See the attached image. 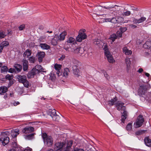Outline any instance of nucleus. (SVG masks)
<instances>
[{"label": "nucleus", "instance_id": "f257e3e1", "mask_svg": "<svg viewBox=\"0 0 151 151\" xmlns=\"http://www.w3.org/2000/svg\"><path fill=\"white\" fill-rule=\"evenodd\" d=\"M9 134L10 132L7 131L1 133L0 136V141L3 145H5L9 142V138L8 137Z\"/></svg>", "mask_w": 151, "mask_h": 151}, {"label": "nucleus", "instance_id": "f03ea898", "mask_svg": "<svg viewBox=\"0 0 151 151\" xmlns=\"http://www.w3.org/2000/svg\"><path fill=\"white\" fill-rule=\"evenodd\" d=\"M151 87L149 84L142 85L140 86L138 90V93L140 96L144 95L147 90L150 88Z\"/></svg>", "mask_w": 151, "mask_h": 151}, {"label": "nucleus", "instance_id": "7ed1b4c3", "mask_svg": "<svg viewBox=\"0 0 151 151\" xmlns=\"http://www.w3.org/2000/svg\"><path fill=\"white\" fill-rule=\"evenodd\" d=\"M144 121L145 119L143 116L139 115L137 117L136 122L134 123V127L137 128L140 127L143 125Z\"/></svg>", "mask_w": 151, "mask_h": 151}, {"label": "nucleus", "instance_id": "20e7f679", "mask_svg": "<svg viewBox=\"0 0 151 151\" xmlns=\"http://www.w3.org/2000/svg\"><path fill=\"white\" fill-rule=\"evenodd\" d=\"M17 79L19 83L23 84L24 86L27 88L29 86V82L27 79V77L25 76L19 75Z\"/></svg>", "mask_w": 151, "mask_h": 151}, {"label": "nucleus", "instance_id": "39448f33", "mask_svg": "<svg viewBox=\"0 0 151 151\" xmlns=\"http://www.w3.org/2000/svg\"><path fill=\"white\" fill-rule=\"evenodd\" d=\"M86 31V30L85 29H82L80 30L78 35L76 38L77 41L81 42L83 40L86 38L87 35L85 33Z\"/></svg>", "mask_w": 151, "mask_h": 151}, {"label": "nucleus", "instance_id": "423d86ee", "mask_svg": "<svg viewBox=\"0 0 151 151\" xmlns=\"http://www.w3.org/2000/svg\"><path fill=\"white\" fill-rule=\"evenodd\" d=\"M124 103L120 101H118L116 103V107L117 109L119 111H121L123 112L126 110V107L124 106Z\"/></svg>", "mask_w": 151, "mask_h": 151}, {"label": "nucleus", "instance_id": "0eeeda50", "mask_svg": "<svg viewBox=\"0 0 151 151\" xmlns=\"http://www.w3.org/2000/svg\"><path fill=\"white\" fill-rule=\"evenodd\" d=\"M34 130V127L32 126H29L24 128L22 130V132L23 133L28 134L33 132Z\"/></svg>", "mask_w": 151, "mask_h": 151}, {"label": "nucleus", "instance_id": "6e6552de", "mask_svg": "<svg viewBox=\"0 0 151 151\" xmlns=\"http://www.w3.org/2000/svg\"><path fill=\"white\" fill-rule=\"evenodd\" d=\"M64 144L63 143L57 142L55 145L54 150L55 151H60L64 147Z\"/></svg>", "mask_w": 151, "mask_h": 151}, {"label": "nucleus", "instance_id": "1a4fd4ad", "mask_svg": "<svg viewBox=\"0 0 151 151\" xmlns=\"http://www.w3.org/2000/svg\"><path fill=\"white\" fill-rule=\"evenodd\" d=\"M115 10H113L114 11L113 12L115 13H116V15H117V14H118V15H122V12L121 10V9L120 8V6L118 5H115L114 6Z\"/></svg>", "mask_w": 151, "mask_h": 151}, {"label": "nucleus", "instance_id": "9d476101", "mask_svg": "<svg viewBox=\"0 0 151 151\" xmlns=\"http://www.w3.org/2000/svg\"><path fill=\"white\" fill-rule=\"evenodd\" d=\"M44 142V144L48 147L51 146L52 144V139L50 136H49L48 138L45 139Z\"/></svg>", "mask_w": 151, "mask_h": 151}, {"label": "nucleus", "instance_id": "9b49d317", "mask_svg": "<svg viewBox=\"0 0 151 151\" xmlns=\"http://www.w3.org/2000/svg\"><path fill=\"white\" fill-rule=\"evenodd\" d=\"M19 130L18 129H15L11 131V134L12 137L14 139V141L16 140V137L19 134Z\"/></svg>", "mask_w": 151, "mask_h": 151}, {"label": "nucleus", "instance_id": "f8f14e48", "mask_svg": "<svg viewBox=\"0 0 151 151\" xmlns=\"http://www.w3.org/2000/svg\"><path fill=\"white\" fill-rule=\"evenodd\" d=\"M122 115L121 116V121L123 123H124V121L125 119L127 118L128 117V112L127 111H121Z\"/></svg>", "mask_w": 151, "mask_h": 151}, {"label": "nucleus", "instance_id": "ddd939ff", "mask_svg": "<svg viewBox=\"0 0 151 151\" xmlns=\"http://www.w3.org/2000/svg\"><path fill=\"white\" fill-rule=\"evenodd\" d=\"M59 41V35H55L54 37L52 39L51 41V43L53 45H56L57 44L58 41Z\"/></svg>", "mask_w": 151, "mask_h": 151}, {"label": "nucleus", "instance_id": "4468645a", "mask_svg": "<svg viewBox=\"0 0 151 151\" xmlns=\"http://www.w3.org/2000/svg\"><path fill=\"white\" fill-rule=\"evenodd\" d=\"M107 59L108 62L110 63H113L115 62V60L114 59L112 55L110 52L109 53H106L105 55Z\"/></svg>", "mask_w": 151, "mask_h": 151}, {"label": "nucleus", "instance_id": "2eb2a0df", "mask_svg": "<svg viewBox=\"0 0 151 151\" xmlns=\"http://www.w3.org/2000/svg\"><path fill=\"white\" fill-rule=\"evenodd\" d=\"M23 63V70L24 71H26L28 69V62L26 59H24L22 61Z\"/></svg>", "mask_w": 151, "mask_h": 151}, {"label": "nucleus", "instance_id": "dca6fc26", "mask_svg": "<svg viewBox=\"0 0 151 151\" xmlns=\"http://www.w3.org/2000/svg\"><path fill=\"white\" fill-rule=\"evenodd\" d=\"M45 53L43 52H38L37 56L39 62L42 61L43 59L45 57Z\"/></svg>", "mask_w": 151, "mask_h": 151}, {"label": "nucleus", "instance_id": "f3484780", "mask_svg": "<svg viewBox=\"0 0 151 151\" xmlns=\"http://www.w3.org/2000/svg\"><path fill=\"white\" fill-rule=\"evenodd\" d=\"M94 44L96 45L99 47H101L104 45L103 42L101 40L98 39H95L93 40Z\"/></svg>", "mask_w": 151, "mask_h": 151}, {"label": "nucleus", "instance_id": "a211bd4d", "mask_svg": "<svg viewBox=\"0 0 151 151\" xmlns=\"http://www.w3.org/2000/svg\"><path fill=\"white\" fill-rule=\"evenodd\" d=\"M62 65H59L57 63L55 64L54 65V68L57 71L56 74L58 76H59L61 74H60V70L61 69Z\"/></svg>", "mask_w": 151, "mask_h": 151}, {"label": "nucleus", "instance_id": "6ab92c4d", "mask_svg": "<svg viewBox=\"0 0 151 151\" xmlns=\"http://www.w3.org/2000/svg\"><path fill=\"white\" fill-rule=\"evenodd\" d=\"M73 72L74 75L79 76V70L77 65H74L73 66Z\"/></svg>", "mask_w": 151, "mask_h": 151}, {"label": "nucleus", "instance_id": "aec40b11", "mask_svg": "<svg viewBox=\"0 0 151 151\" xmlns=\"http://www.w3.org/2000/svg\"><path fill=\"white\" fill-rule=\"evenodd\" d=\"M144 141L145 145L149 147H151V139L149 137H145L144 139Z\"/></svg>", "mask_w": 151, "mask_h": 151}, {"label": "nucleus", "instance_id": "412c9836", "mask_svg": "<svg viewBox=\"0 0 151 151\" xmlns=\"http://www.w3.org/2000/svg\"><path fill=\"white\" fill-rule=\"evenodd\" d=\"M123 51L126 55H130L132 54V51L129 50L126 47L123 48Z\"/></svg>", "mask_w": 151, "mask_h": 151}, {"label": "nucleus", "instance_id": "4be33fe9", "mask_svg": "<svg viewBox=\"0 0 151 151\" xmlns=\"http://www.w3.org/2000/svg\"><path fill=\"white\" fill-rule=\"evenodd\" d=\"M67 35V33L65 31L63 32L59 36V39L60 41L63 40H64L65 36Z\"/></svg>", "mask_w": 151, "mask_h": 151}, {"label": "nucleus", "instance_id": "5701e85b", "mask_svg": "<svg viewBox=\"0 0 151 151\" xmlns=\"http://www.w3.org/2000/svg\"><path fill=\"white\" fill-rule=\"evenodd\" d=\"M39 46L43 50H48L50 48V46L46 43H40Z\"/></svg>", "mask_w": 151, "mask_h": 151}, {"label": "nucleus", "instance_id": "b1692460", "mask_svg": "<svg viewBox=\"0 0 151 151\" xmlns=\"http://www.w3.org/2000/svg\"><path fill=\"white\" fill-rule=\"evenodd\" d=\"M125 62L127 65V70H129L130 69L131 61L130 58H126L125 59Z\"/></svg>", "mask_w": 151, "mask_h": 151}, {"label": "nucleus", "instance_id": "393cba45", "mask_svg": "<svg viewBox=\"0 0 151 151\" xmlns=\"http://www.w3.org/2000/svg\"><path fill=\"white\" fill-rule=\"evenodd\" d=\"M35 134V133L29 134L27 135H24V137L27 139H31L34 138V136Z\"/></svg>", "mask_w": 151, "mask_h": 151}, {"label": "nucleus", "instance_id": "a878e982", "mask_svg": "<svg viewBox=\"0 0 151 151\" xmlns=\"http://www.w3.org/2000/svg\"><path fill=\"white\" fill-rule=\"evenodd\" d=\"M143 46L145 48L151 49V41H146L143 45Z\"/></svg>", "mask_w": 151, "mask_h": 151}, {"label": "nucleus", "instance_id": "bb28decb", "mask_svg": "<svg viewBox=\"0 0 151 151\" xmlns=\"http://www.w3.org/2000/svg\"><path fill=\"white\" fill-rule=\"evenodd\" d=\"M8 91V88L6 86H2L0 87V94H3Z\"/></svg>", "mask_w": 151, "mask_h": 151}, {"label": "nucleus", "instance_id": "cd10ccee", "mask_svg": "<svg viewBox=\"0 0 151 151\" xmlns=\"http://www.w3.org/2000/svg\"><path fill=\"white\" fill-rule=\"evenodd\" d=\"M117 101V99L116 97L114 98L111 99L109 101V104L110 106H113L114 104L116 105V102Z\"/></svg>", "mask_w": 151, "mask_h": 151}, {"label": "nucleus", "instance_id": "c85d7f7f", "mask_svg": "<svg viewBox=\"0 0 151 151\" xmlns=\"http://www.w3.org/2000/svg\"><path fill=\"white\" fill-rule=\"evenodd\" d=\"M47 113L51 117H52L56 114V111L55 109H50L48 111Z\"/></svg>", "mask_w": 151, "mask_h": 151}, {"label": "nucleus", "instance_id": "c756f323", "mask_svg": "<svg viewBox=\"0 0 151 151\" xmlns=\"http://www.w3.org/2000/svg\"><path fill=\"white\" fill-rule=\"evenodd\" d=\"M31 54V51L29 49H27L24 52V54L23 56L24 57H28L30 56Z\"/></svg>", "mask_w": 151, "mask_h": 151}, {"label": "nucleus", "instance_id": "7c9ffc66", "mask_svg": "<svg viewBox=\"0 0 151 151\" xmlns=\"http://www.w3.org/2000/svg\"><path fill=\"white\" fill-rule=\"evenodd\" d=\"M7 32L5 30L0 31V39L4 38L7 35Z\"/></svg>", "mask_w": 151, "mask_h": 151}, {"label": "nucleus", "instance_id": "2f4dec72", "mask_svg": "<svg viewBox=\"0 0 151 151\" xmlns=\"http://www.w3.org/2000/svg\"><path fill=\"white\" fill-rule=\"evenodd\" d=\"M16 70L18 72H20L22 69V66L18 64H15L14 65Z\"/></svg>", "mask_w": 151, "mask_h": 151}, {"label": "nucleus", "instance_id": "473e14b6", "mask_svg": "<svg viewBox=\"0 0 151 151\" xmlns=\"http://www.w3.org/2000/svg\"><path fill=\"white\" fill-rule=\"evenodd\" d=\"M117 38H118L116 34L114 33L111 35L110 37L109 38V39L112 41L111 43L112 44L114 42Z\"/></svg>", "mask_w": 151, "mask_h": 151}, {"label": "nucleus", "instance_id": "72a5a7b5", "mask_svg": "<svg viewBox=\"0 0 151 151\" xmlns=\"http://www.w3.org/2000/svg\"><path fill=\"white\" fill-rule=\"evenodd\" d=\"M132 123H129L127 125L126 129L128 132H130L132 130Z\"/></svg>", "mask_w": 151, "mask_h": 151}, {"label": "nucleus", "instance_id": "f704fd0d", "mask_svg": "<svg viewBox=\"0 0 151 151\" xmlns=\"http://www.w3.org/2000/svg\"><path fill=\"white\" fill-rule=\"evenodd\" d=\"M145 131L144 130H140L136 131L135 132V135L139 136L145 132Z\"/></svg>", "mask_w": 151, "mask_h": 151}, {"label": "nucleus", "instance_id": "c9c22d12", "mask_svg": "<svg viewBox=\"0 0 151 151\" xmlns=\"http://www.w3.org/2000/svg\"><path fill=\"white\" fill-rule=\"evenodd\" d=\"M28 60L30 63H34L35 61V58L33 56H31L29 57Z\"/></svg>", "mask_w": 151, "mask_h": 151}, {"label": "nucleus", "instance_id": "e433bc0d", "mask_svg": "<svg viewBox=\"0 0 151 151\" xmlns=\"http://www.w3.org/2000/svg\"><path fill=\"white\" fill-rule=\"evenodd\" d=\"M52 117L53 120L56 121H58L60 118V116L57 114H56L55 115Z\"/></svg>", "mask_w": 151, "mask_h": 151}, {"label": "nucleus", "instance_id": "4c0bfd02", "mask_svg": "<svg viewBox=\"0 0 151 151\" xmlns=\"http://www.w3.org/2000/svg\"><path fill=\"white\" fill-rule=\"evenodd\" d=\"M69 72V69L68 68H65L64 69L63 75L65 77L67 76Z\"/></svg>", "mask_w": 151, "mask_h": 151}, {"label": "nucleus", "instance_id": "58836bf2", "mask_svg": "<svg viewBox=\"0 0 151 151\" xmlns=\"http://www.w3.org/2000/svg\"><path fill=\"white\" fill-rule=\"evenodd\" d=\"M122 33L121 31V30H119L116 32V35L118 38H121L122 36Z\"/></svg>", "mask_w": 151, "mask_h": 151}, {"label": "nucleus", "instance_id": "ea45409f", "mask_svg": "<svg viewBox=\"0 0 151 151\" xmlns=\"http://www.w3.org/2000/svg\"><path fill=\"white\" fill-rule=\"evenodd\" d=\"M104 50V53L105 55L106 54V53H109L110 52L108 50V46L107 45H105L104 46V48H103Z\"/></svg>", "mask_w": 151, "mask_h": 151}, {"label": "nucleus", "instance_id": "a19ab883", "mask_svg": "<svg viewBox=\"0 0 151 151\" xmlns=\"http://www.w3.org/2000/svg\"><path fill=\"white\" fill-rule=\"evenodd\" d=\"M8 70V68L6 66H2L1 68V73L3 72H7Z\"/></svg>", "mask_w": 151, "mask_h": 151}, {"label": "nucleus", "instance_id": "79ce46f5", "mask_svg": "<svg viewBox=\"0 0 151 151\" xmlns=\"http://www.w3.org/2000/svg\"><path fill=\"white\" fill-rule=\"evenodd\" d=\"M37 71V70L33 68L30 72L32 75H33L34 77L35 75L38 73V71Z\"/></svg>", "mask_w": 151, "mask_h": 151}, {"label": "nucleus", "instance_id": "37998d69", "mask_svg": "<svg viewBox=\"0 0 151 151\" xmlns=\"http://www.w3.org/2000/svg\"><path fill=\"white\" fill-rule=\"evenodd\" d=\"M35 70H37L38 71V73L40 72V70L41 68H42V66L40 65H36L34 68H33Z\"/></svg>", "mask_w": 151, "mask_h": 151}, {"label": "nucleus", "instance_id": "c03bdc74", "mask_svg": "<svg viewBox=\"0 0 151 151\" xmlns=\"http://www.w3.org/2000/svg\"><path fill=\"white\" fill-rule=\"evenodd\" d=\"M45 40V37L44 36H41L38 39V42H44Z\"/></svg>", "mask_w": 151, "mask_h": 151}, {"label": "nucleus", "instance_id": "a18cd8bd", "mask_svg": "<svg viewBox=\"0 0 151 151\" xmlns=\"http://www.w3.org/2000/svg\"><path fill=\"white\" fill-rule=\"evenodd\" d=\"M73 144V141L72 140L68 141H67V146L68 147H71Z\"/></svg>", "mask_w": 151, "mask_h": 151}, {"label": "nucleus", "instance_id": "49530a36", "mask_svg": "<svg viewBox=\"0 0 151 151\" xmlns=\"http://www.w3.org/2000/svg\"><path fill=\"white\" fill-rule=\"evenodd\" d=\"M74 40L75 39L74 38L70 37L68 39L67 42L68 43H72L74 42Z\"/></svg>", "mask_w": 151, "mask_h": 151}, {"label": "nucleus", "instance_id": "de8ad7c7", "mask_svg": "<svg viewBox=\"0 0 151 151\" xmlns=\"http://www.w3.org/2000/svg\"><path fill=\"white\" fill-rule=\"evenodd\" d=\"M146 19V18L144 17H141L140 18L138 19L139 22V23H142L145 21Z\"/></svg>", "mask_w": 151, "mask_h": 151}, {"label": "nucleus", "instance_id": "09e8293b", "mask_svg": "<svg viewBox=\"0 0 151 151\" xmlns=\"http://www.w3.org/2000/svg\"><path fill=\"white\" fill-rule=\"evenodd\" d=\"M131 14V12L130 11H127L124 12L122 15L125 16H129Z\"/></svg>", "mask_w": 151, "mask_h": 151}, {"label": "nucleus", "instance_id": "8fccbe9b", "mask_svg": "<svg viewBox=\"0 0 151 151\" xmlns=\"http://www.w3.org/2000/svg\"><path fill=\"white\" fill-rule=\"evenodd\" d=\"M1 44L4 46H7L9 45V43L7 41H4L2 42Z\"/></svg>", "mask_w": 151, "mask_h": 151}, {"label": "nucleus", "instance_id": "3c124183", "mask_svg": "<svg viewBox=\"0 0 151 151\" xmlns=\"http://www.w3.org/2000/svg\"><path fill=\"white\" fill-rule=\"evenodd\" d=\"M124 19L121 17H117V23H121V22H122L123 21Z\"/></svg>", "mask_w": 151, "mask_h": 151}, {"label": "nucleus", "instance_id": "603ef678", "mask_svg": "<svg viewBox=\"0 0 151 151\" xmlns=\"http://www.w3.org/2000/svg\"><path fill=\"white\" fill-rule=\"evenodd\" d=\"M111 22L114 23H117V18L116 17H113L111 18Z\"/></svg>", "mask_w": 151, "mask_h": 151}, {"label": "nucleus", "instance_id": "864d4df0", "mask_svg": "<svg viewBox=\"0 0 151 151\" xmlns=\"http://www.w3.org/2000/svg\"><path fill=\"white\" fill-rule=\"evenodd\" d=\"M12 76L10 75L9 74L7 75L6 76V79L10 80L13 78Z\"/></svg>", "mask_w": 151, "mask_h": 151}, {"label": "nucleus", "instance_id": "5fc2aeb1", "mask_svg": "<svg viewBox=\"0 0 151 151\" xmlns=\"http://www.w3.org/2000/svg\"><path fill=\"white\" fill-rule=\"evenodd\" d=\"M42 137L43 138V140H44L45 139H46L47 138H48L49 137L47 136V134L46 133H44L42 134Z\"/></svg>", "mask_w": 151, "mask_h": 151}, {"label": "nucleus", "instance_id": "6e6d98bb", "mask_svg": "<svg viewBox=\"0 0 151 151\" xmlns=\"http://www.w3.org/2000/svg\"><path fill=\"white\" fill-rule=\"evenodd\" d=\"M102 7L103 8H104L106 9H111L114 8V6H106V7L105 6H102Z\"/></svg>", "mask_w": 151, "mask_h": 151}, {"label": "nucleus", "instance_id": "4d7b16f0", "mask_svg": "<svg viewBox=\"0 0 151 151\" xmlns=\"http://www.w3.org/2000/svg\"><path fill=\"white\" fill-rule=\"evenodd\" d=\"M133 23L135 24H139L138 19L134 18L133 19Z\"/></svg>", "mask_w": 151, "mask_h": 151}, {"label": "nucleus", "instance_id": "13d9d810", "mask_svg": "<svg viewBox=\"0 0 151 151\" xmlns=\"http://www.w3.org/2000/svg\"><path fill=\"white\" fill-rule=\"evenodd\" d=\"M127 29L126 27H122L121 28L119 29V30H121V32L123 33L125 31H126Z\"/></svg>", "mask_w": 151, "mask_h": 151}, {"label": "nucleus", "instance_id": "bf43d9fd", "mask_svg": "<svg viewBox=\"0 0 151 151\" xmlns=\"http://www.w3.org/2000/svg\"><path fill=\"white\" fill-rule=\"evenodd\" d=\"M27 77L29 78H31L33 77V75H32L29 72L27 75Z\"/></svg>", "mask_w": 151, "mask_h": 151}, {"label": "nucleus", "instance_id": "052dcab7", "mask_svg": "<svg viewBox=\"0 0 151 151\" xmlns=\"http://www.w3.org/2000/svg\"><path fill=\"white\" fill-rule=\"evenodd\" d=\"M130 7L131 9L133 11H138V8L137 7L131 6Z\"/></svg>", "mask_w": 151, "mask_h": 151}, {"label": "nucleus", "instance_id": "680f3d73", "mask_svg": "<svg viewBox=\"0 0 151 151\" xmlns=\"http://www.w3.org/2000/svg\"><path fill=\"white\" fill-rule=\"evenodd\" d=\"M73 151H84V150L82 149L76 148L74 149Z\"/></svg>", "mask_w": 151, "mask_h": 151}, {"label": "nucleus", "instance_id": "e2e57ef3", "mask_svg": "<svg viewBox=\"0 0 151 151\" xmlns=\"http://www.w3.org/2000/svg\"><path fill=\"white\" fill-rule=\"evenodd\" d=\"M79 51V47L77 48L74 50V52L75 53H78Z\"/></svg>", "mask_w": 151, "mask_h": 151}, {"label": "nucleus", "instance_id": "0e129e2a", "mask_svg": "<svg viewBox=\"0 0 151 151\" xmlns=\"http://www.w3.org/2000/svg\"><path fill=\"white\" fill-rule=\"evenodd\" d=\"M24 26L23 25H21L19 27V28L20 30H22L24 28Z\"/></svg>", "mask_w": 151, "mask_h": 151}, {"label": "nucleus", "instance_id": "69168bd1", "mask_svg": "<svg viewBox=\"0 0 151 151\" xmlns=\"http://www.w3.org/2000/svg\"><path fill=\"white\" fill-rule=\"evenodd\" d=\"M65 58V56L64 55H62L60 57V58H59L58 60H63Z\"/></svg>", "mask_w": 151, "mask_h": 151}, {"label": "nucleus", "instance_id": "338daca9", "mask_svg": "<svg viewBox=\"0 0 151 151\" xmlns=\"http://www.w3.org/2000/svg\"><path fill=\"white\" fill-rule=\"evenodd\" d=\"M84 52V50L82 48L79 47V53L82 54Z\"/></svg>", "mask_w": 151, "mask_h": 151}, {"label": "nucleus", "instance_id": "774afa93", "mask_svg": "<svg viewBox=\"0 0 151 151\" xmlns=\"http://www.w3.org/2000/svg\"><path fill=\"white\" fill-rule=\"evenodd\" d=\"M24 151H32V149L28 147V148H26L24 150Z\"/></svg>", "mask_w": 151, "mask_h": 151}]
</instances>
